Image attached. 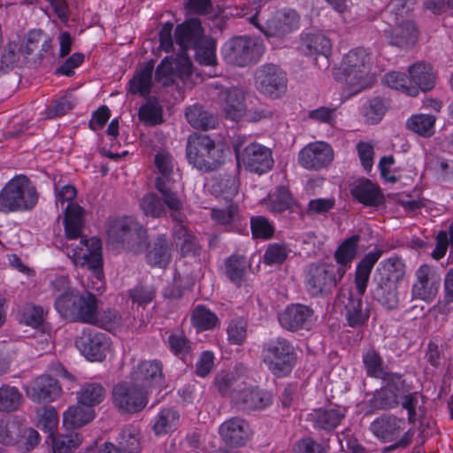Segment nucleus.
Returning a JSON list of instances; mask_svg holds the SVG:
<instances>
[{"instance_id": "1", "label": "nucleus", "mask_w": 453, "mask_h": 453, "mask_svg": "<svg viewBox=\"0 0 453 453\" xmlns=\"http://www.w3.org/2000/svg\"><path fill=\"white\" fill-rule=\"evenodd\" d=\"M381 255V250L366 254L357 266L355 274L357 293L348 291L347 294H342L345 318L348 325L351 327L364 326L370 317V309L367 304L363 303L362 297L365 293L372 269Z\"/></svg>"}, {"instance_id": "2", "label": "nucleus", "mask_w": 453, "mask_h": 453, "mask_svg": "<svg viewBox=\"0 0 453 453\" xmlns=\"http://www.w3.org/2000/svg\"><path fill=\"white\" fill-rule=\"evenodd\" d=\"M372 65V52L364 47H357L346 53L334 78L343 82L350 95H356L369 87Z\"/></svg>"}, {"instance_id": "3", "label": "nucleus", "mask_w": 453, "mask_h": 453, "mask_svg": "<svg viewBox=\"0 0 453 453\" xmlns=\"http://www.w3.org/2000/svg\"><path fill=\"white\" fill-rule=\"evenodd\" d=\"M186 157L193 167L205 173L219 169L225 161L222 146L207 134L193 133L188 137Z\"/></svg>"}, {"instance_id": "4", "label": "nucleus", "mask_w": 453, "mask_h": 453, "mask_svg": "<svg viewBox=\"0 0 453 453\" xmlns=\"http://www.w3.org/2000/svg\"><path fill=\"white\" fill-rule=\"evenodd\" d=\"M155 165L158 172L155 178V188L168 207L171 218L180 219L184 201L176 190L175 177L178 173L173 171V158L166 152H158L155 156Z\"/></svg>"}, {"instance_id": "5", "label": "nucleus", "mask_w": 453, "mask_h": 453, "mask_svg": "<svg viewBox=\"0 0 453 453\" xmlns=\"http://www.w3.org/2000/svg\"><path fill=\"white\" fill-rule=\"evenodd\" d=\"M38 198L39 194L27 177L15 176L0 191V211H30L37 204Z\"/></svg>"}, {"instance_id": "6", "label": "nucleus", "mask_w": 453, "mask_h": 453, "mask_svg": "<svg viewBox=\"0 0 453 453\" xmlns=\"http://www.w3.org/2000/svg\"><path fill=\"white\" fill-rule=\"evenodd\" d=\"M106 232L111 242L121 243L134 253L142 251L148 246L147 230L132 217L110 219Z\"/></svg>"}, {"instance_id": "7", "label": "nucleus", "mask_w": 453, "mask_h": 453, "mask_svg": "<svg viewBox=\"0 0 453 453\" xmlns=\"http://www.w3.org/2000/svg\"><path fill=\"white\" fill-rule=\"evenodd\" d=\"M405 426V420L394 414L385 413L376 418L370 425V431L380 441L383 442L395 443L385 447L383 453L395 450L396 449L406 448L412 441L415 431L412 428L407 430L403 436L397 440Z\"/></svg>"}, {"instance_id": "8", "label": "nucleus", "mask_w": 453, "mask_h": 453, "mask_svg": "<svg viewBox=\"0 0 453 453\" xmlns=\"http://www.w3.org/2000/svg\"><path fill=\"white\" fill-rule=\"evenodd\" d=\"M261 357L274 375L283 376L289 373L294 367L295 349L288 340L277 337L263 345Z\"/></svg>"}, {"instance_id": "9", "label": "nucleus", "mask_w": 453, "mask_h": 453, "mask_svg": "<svg viewBox=\"0 0 453 453\" xmlns=\"http://www.w3.org/2000/svg\"><path fill=\"white\" fill-rule=\"evenodd\" d=\"M343 276V267H337L334 264L312 263L306 269L307 290L313 296L330 292Z\"/></svg>"}, {"instance_id": "10", "label": "nucleus", "mask_w": 453, "mask_h": 453, "mask_svg": "<svg viewBox=\"0 0 453 453\" xmlns=\"http://www.w3.org/2000/svg\"><path fill=\"white\" fill-rule=\"evenodd\" d=\"M224 58L237 66L257 63L264 50L261 44L250 37L237 36L228 40L222 48Z\"/></svg>"}, {"instance_id": "11", "label": "nucleus", "mask_w": 453, "mask_h": 453, "mask_svg": "<svg viewBox=\"0 0 453 453\" xmlns=\"http://www.w3.org/2000/svg\"><path fill=\"white\" fill-rule=\"evenodd\" d=\"M236 159L242 163L251 173L263 174L270 171L274 164L272 151L265 146L258 143H250L242 148V143L234 142L233 144Z\"/></svg>"}, {"instance_id": "12", "label": "nucleus", "mask_w": 453, "mask_h": 453, "mask_svg": "<svg viewBox=\"0 0 453 453\" xmlns=\"http://www.w3.org/2000/svg\"><path fill=\"white\" fill-rule=\"evenodd\" d=\"M81 246L74 248L66 246V254L75 264L87 266L97 280H102L103 258L101 242L96 237L81 239Z\"/></svg>"}, {"instance_id": "13", "label": "nucleus", "mask_w": 453, "mask_h": 453, "mask_svg": "<svg viewBox=\"0 0 453 453\" xmlns=\"http://www.w3.org/2000/svg\"><path fill=\"white\" fill-rule=\"evenodd\" d=\"M255 87L266 96L280 97L287 88L286 73L278 65L265 64L259 66L255 72Z\"/></svg>"}, {"instance_id": "14", "label": "nucleus", "mask_w": 453, "mask_h": 453, "mask_svg": "<svg viewBox=\"0 0 453 453\" xmlns=\"http://www.w3.org/2000/svg\"><path fill=\"white\" fill-rule=\"evenodd\" d=\"M75 346L89 361H103L110 350L111 340L93 328L84 329L75 339Z\"/></svg>"}, {"instance_id": "15", "label": "nucleus", "mask_w": 453, "mask_h": 453, "mask_svg": "<svg viewBox=\"0 0 453 453\" xmlns=\"http://www.w3.org/2000/svg\"><path fill=\"white\" fill-rule=\"evenodd\" d=\"M113 403L119 410L128 413L141 411L147 404L146 392L135 382H122L113 388Z\"/></svg>"}, {"instance_id": "16", "label": "nucleus", "mask_w": 453, "mask_h": 453, "mask_svg": "<svg viewBox=\"0 0 453 453\" xmlns=\"http://www.w3.org/2000/svg\"><path fill=\"white\" fill-rule=\"evenodd\" d=\"M278 320L287 331H309L315 322L314 310L308 305L293 303L278 314Z\"/></svg>"}, {"instance_id": "17", "label": "nucleus", "mask_w": 453, "mask_h": 453, "mask_svg": "<svg viewBox=\"0 0 453 453\" xmlns=\"http://www.w3.org/2000/svg\"><path fill=\"white\" fill-rule=\"evenodd\" d=\"M415 277L411 288L412 299L431 303L436 297L441 286L440 275L434 267L422 265L416 271Z\"/></svg>"}, {"instance_id": "18", "label": "nucleus", "mask_w": 453, "mask_h": 453, "mask_svg": "<svg viewBox=\"0 0 453 453\" xmlns=\"http://www.w3.org/2000/svg\"><path fill=\"white\" fill-rule=\"evenodd\" d=\"M391 22L383 30V35L390 45L410 49L416 44L419 33L413 19H391Z\"/></svg>"}, {"instance_id": "19", "label": "nucleus", "mask_w": 453, "mask_h": 453, "mask_svg": "<svg viewBox=\"0 0 453 453\" xmlns=\"http://www.w3.org/2000/svg\"><path fill=\"white\" fill-rule=\"evenodd\" d=\"M334 159L332 147L324 142H315L302 149L298 154L299 164L307 170H319L327 166Z\"/></svg>"}, {"instance_id": "20", "label": "nucleus", "mask_w": 453, "mask_h": 453, "mask_svg": "<svg viewBox=\"0 0 453 453\" xmlns=\"http://www.w3.org/2000/svg\"><path fill=\"white\" fill-rule=\"evenodd\" d=\"M132 380L146 393L161 387L165 383L162 363L157 360L141 362L133 372Z\"/></svg>"}, {"instance_id": "21", "label": "nucleus", "mask_w": 453, "mask_h": 453, "mask_svg": "<svg viewBox=\"0 0 453 453\" xmlns=\"http://www.w3.org/2000/svg\"><path fill=\"white\" fill-rule=\"evenodd\" d=\"M26 393L29 399L40 403L55 401L60 396L62 389L58 380L49 375H42L26 387Z\"/></svg>"}, {"instance_id": "22", "label": "nucleus", "mask_w": 453, "mask_h": 453, "mask_svg": "<svg viewBox=\"0 0 453 453\" xmlns=\"http://www.w3.org/2000/svg\"><path fill=\"white\" fill-rule=\"evenodd\" d=\"M272 403L270 392L246 383L234 405L242 411H251L264 410Z\"/></svg>"}, {"instance_id": "23", "label": "nucleus", "mask_w": 453, "mask_h": 453, "mask_svg": "<svg viewBox=\"0 0 453 453\" xmlns=\"http://www.w3.org/2000/svg\"><path fill=\"white\" fill-rule=\"evenodd\" d=\"M204 36L201 21L196 18L178 25L174 31V42L182 50H193Z\"/></svg>"}, {"instance_id": "24", "label": "nucleus", "mask_w": 453, "mask_h": 453, "mask_svg": "<svg viewBox=\"0 0 453 453\" xmlns=\"http://www.w3.org/2000/svg\"><path fill=\"white\" fill-rule=\"evenodd\" d=\"M299 24V17L295 11H288L284 13L277 14L268 19L265 28L261 31L268 37L283 39L294 29H296Z\"/></svg>"}, {"instance_id": "25", "label": "nucleus", "mask_w": 453, "mask_h": 453, "mask_svg": "<svg viewBox=\"0 0 453 453\" xmlns=\"http://www.w3.org/2000/svg\"><path fill=\"white\" fill-rule=\"evenodd\" d=\"M352 196L360 203L368 207H378L384 203V196L378 185L370 180L362 178L349 186Z\"/></svg>"}, {"instance_id": "26", "label": "nucleus", "mask_w": 453, "mask_h": 453, "mask_svg": "<svg viewBox=\"0 0 453 453\" xmlns=\"http://www.w3.org/2000/svg\"><path fill=\"white\" fill-rule=\"evenodd\" d=\"M219 434L226 443L239 447L249 440L250 428L246 420L234 417L221 424Z\"/></svg>"}, {"instance_id": "27", "label": "nucleus", "mask_w": 453, "mask_h": 453, "mask_svg": "<svg viewBox=\"0 0 453 453\" xmlns=\"http://www.w3.org/2000/svg\"><path fill=\"white\" fill-rule=\"evenodd\" d=\"M223 110L227 119L239 121L246 113L245 95L242 89L232 87L220 93Z\"/></svg>"}, {"instance_id": "28", "label": "nucleus", "mask_w": 453, "mask_h": 453, "mask_svg": "<svg viewBox=\"0 0 453 453\" xmlns=\"http://www.w3.org/2000/svg\"><path fill=\"white\" fill-rule=\"evenodd\" d=\"M155 67L153 59L144 63L137 69L128 82V91L133 94H139L142 97H148L153 87L152 74Z\"/></svg>"}, {"instance_id": "29", "label": "nucleus", "mask_w": 453, "mask_h": 453, "mask_svg": "<svg viewBox=\"0 0 453 453\" xmlns=\"http://www.w3.org/2000/svg\"><path fill=\"white\" fill-rule=\"evenodd\" d=\"M300 50L306 56L322 57L328 64L327 58L331 53V40L323 34H307L302 38Z\"/></svg>"}, {"instance_id": "30", "label": "nucleus", "mask_w": 453, "mask_h": 453, "mask_svg": "<svg viewBox=\"0 0 453 453\" xmlns=\"http://www.w3.org/2000/svg\"><path fill=\"white\" fill-rule=\"evenodd\" d=\"M345 418V410L341 408L317 409L309 415V420L316 429L331 432Z\"/></svg>"}, {"instance_id": "31", "label": "nucleus", "mask_w": 453, "mask_h": 453, "mask_svg": "<svg viewBox=\"0 0 453 453\" xmlns=\"http://www.w3.org/2000/svg\"><path fill=\"white\" fill-rule=\"evenodd\" d=\"M84 210L77 203H70L65 208L64 226L65 234L68 240L82 238L84 226Z\"/></svg>"}, {"instance_id": "32", "label": "nucleus", "mask_w": 453, "mask_h": 453, "mask_svg": "<svg viewBox=\"0 0 453 453\" xmlns=\"http://www.w3.org/2000/svg\"><path fill=\"white\" fill-rule=\"evenodd\" d=\"M215 384L220 395L229 397L234 405L246 382L233 372H222L216 377Z\"/></svg>"}, {"instance_id": "33", "label": "nucleus", "mask_w": 453, "mask_h": 453, "mask_svg": "<svg viewBox=\"0 0 453 453\" xmlns=\"http://www.w3.org/2000/svg\"><path fill=\"white\" fill-rule=\"evenodd\" d=\"M181 219H173L176 222L173 228V240L177 247L180 248L182 255H188L195 253L198 248V242L196 236L190 232L188 227L183 225L186 219L183 210L180 211Z\"/></svg>"}, {"instance_id": "34", "label": "nucleus", "mask_w": 453, "mask_h": 453, "mask_svg": "<svg viewBox=\"0 0 453 453\" xmlns=\"http://www.w3.org/2000/svg\"><path fill=\"white\" fill-rule=\"evenodd\" d=\"M81 301L79 297L78 290H70L61 294L55 300V309L58 313L65 319L71 321H81L78 309V302Z\"/></svg>"}, {"instance_id": "35", "label": "nucleus", "mask_w": 453, "mask_h": 453, "mask_svg": "<svg viewBox=\"0 0 453 453\" xmlns=\"http://www.w3.org/2000/svg\"><path fill=\"white\" fill-rule=\"evenodd\" d=\"M375 288L372 289V296L388 309L393 310L398 304V283L387 281L374 277Z\"/></svg>"}, {"instance_id": "36", "label": "nucleus", "mask_w": 453, "mask_h": 453, "mask_svg": "<svg viewBox=\"0 0 453 453\" xmlns=\"http://www.w3.org/2000/svg\"><path fill=\"white\" fill-rule=\"evenodd\" d=\"M411 84L422 91H429L434 87L435 76L430 65L418 62L411 65L408 69Z\"/></svg>"}, {"instance_id": "37", "label": "nucleus", "mask_w": 453, "mask_h": 453, "mask_svg": "<svg viewBox=\"0 0 453 453\" xmlns=\"http://www.w3.org/2000/svg\"><path fill=\"white\" fill-rule=\"evenodd\" d=\"M405 275V265L399 257H389L380 262L376 269L375 278L399 283Z\"/></svg>"}, {"instance_id": "38", "label": "nucleus", "mask_w": 453, "mask_h": 453, "mask_svg": "<svg viewBox=\"0 0 453 453\" xmlns=\"http://www.w3.org/2000/svg\"><path fill=\"white\" fill-rule=\"evenodd\" d=\"M188 122L196 129L209 130L217 126V119L206 111L202 106L193 105L186 110Z\"/></svg>"}, {"instance_id": "39", "label": "nucleus", "mask_w": 453, "mask_h": 453, "mask_svg": "<svg viewBox=\"0 0 453 453\" xmlns=\"http://www.w3.org/2000/svg\"><path fill=\"white\" fill-rule=\"evenodd\" d=\"M94 414L93 409L78 403L77 405L70 407L64 413L63 423L69 429L80 427L91 421Z\"/></svg>"}, {"instance_id": "40", "label": "nucleus", "mask_w": 453, "mask_h": 453, "mask_svg": "<svg viewBox=\"0 0 453 453\" xmlns=\"http://www.w3.org/2000/svg\"><path fill=\"white\" fill-rule=\"evenodd\" d=\"M265 204L271 212L281 213L291 210L294 205V200L289 190L284 187H279L273 193L270 194L265 200Z\"/></svg>"}, {"instance_id": "41", "label": "nucleus", "mask_w": 453, "mask_h": 453, "mask_svg": "<svg viewBox=\"0 0 453 453\" xmlns=\"http://www.w3.org/2000/svg\"><path fill=\"white\" fill-rule=\"evenodd\" d=\"M105 397V389L99 383H86L77 393V399L80 404L91 408L98 405Z\"/></svg>"}, {"instance_id": "42", "label": "nucleus", "mask_w": 453, "mask_h": 453, "mask_svg": "<svg viewBox=\"0 0 453 453\" xmlns=\"http://www.w3.org/2000/svg\"><path fill=\"white\" fill-rule=\"evenodd\" d=\"M436 118L431 114H415L406 121L411 131L423 137H431L434 133Z\"/></svg>"}, {"instance_id": "43", "label": "nucleus", "mask_w": 453, "mask_h": 453, "mask_svg": "<svg viewBox=\"0 0 453 453\" xmlns=\"http://www.w3.org/2000/svg\"><path fill=\"white\" fill-rule=\"evenodd\" d=\"M139 119L147 126H155L163 122V109L156 97H149L138 112Z\"/></svg>"}, {"instance_id": "44", "label": "nucleus", "mask_w": 453, "mask_h": 453, "mask_svg": "<svg viewBox=\"0 0 453 453\" xmlns=\"http://www.w3.org/2000/svg\"><path fill=\"white\" fill-rule=\"evenodd\" d=\"M211 218L227 231H233L239 221L238 205L230 203L226 208H214L211 210Z\"/></svg>"}, {"instance_id": "45", "label": "nucleus", "mask_w": 453, "mask_h": 453, "mask_svg": "<svg viewBox=\"0 0 453 453\" xmlns=\"http://www.w3.org/2000/svg\"><path fill=\"white\" fill-rule=\"evenodd\" d=\"M359 241L358 235H352L346 239L336 250L334 258L339 264L337 267L344 268V274L347 268L350 267L351 261L355 258L357 245Z\"/></svg>"}, {"instance_id": "46", "label": "nucleus", "mask_w": 453, "mask_h": 453, "mask_svg": "<svg viewBox=\"0 0 453 453\" xmlns=\"http://www.w3.org/2000/svg\"><path fill=\"white\" fill-rule=\"evenodd\" d=\"M140 208L147 217L161 218L166 215L168 207L160 195V197L155 193H149L140 200Z\"/></svg>"}, {"instance_id": "47", "label": "nucleus", "mask_w": 453, "mask_h": 453, "mask_svg": "<svg viewBox=\"0 0 453 453\" xmlns=\"http://www.w3.org/2000/svg\"><path fill=\"white\" fill-rule=\"evenodd\" d=\"M79 297L81 301L78 302V309L81 322L93 324L95 314L98 310V303L96 296L88 291L79 292Z\"/></svg>"}, {"instance_id": "48", "label": "nucleus", "mask_w": 453, "mask_h": 453, "mask_svg": "<svg viewBox=\"0 0 453 453\" xmlns=\"http://www.w3.org/2000/svg\"><path fill=\"white\" fill-rule=\"evenodd\" d=\"M192 325L198 330H211L217 326L219 319L204 305L196 306L191 315Z\"/></svg>"}, {"instance_id": "49", "label": "nucleus", "mask_w": 453, "mask_h": 453, "mask_svg": "<svg viewBox=\"0 0 453 453\" xmlns=\"http://www.w3.org/2000/svg\"><path fill=\"white\" fill-rule=\"evenodd\" d=\"M179 412L173 408L163 409L157 415L153 429L156 434H165L176 429L179 424Z\"/></svg>"}, {"instance_id": "50", "label": "nucleus", "mask_w": 453, "mask_h": 453, "mask_svg": "<svg viewBox=\"0 0 453 453\" xmlns=\"http://www.w3.org/2000/svg\"><path fill=\"white\" fill-rule=\"evenodd\" d=\"M170 251L167 242L163 237H158L152 248L146 255L147 262L151 265L165 267L170 261Z\"/></svg>"}, {"instance_id": "51", "label": "nucleus", "mask_w": 453, "mask_h": 453, "mask_svg": "<svg viewBox=\"0 0 453 453\" xmlns=\"http://www.w3.org/2000/svg\"><path fill=\"white\" fill-rule=\"evenodd\" d=\"M23 396L15 387L4 385L0 388V412H12L19 408Z\"/></svg>"}, {"instance_id": "52", "label": "nucleus", "mask_w": 453, "mask_h": 453, "mask_svg": "<svg viewBox=\"0 0 453 453\" xmlns=\"http://www.w3.org/2000/svg\"><path fill=\"white\" fill-rule=\"evenodd\" d=\"M213 190L226 201L231 200L238 193L239 182L233 174H219L212 185Z\"/></svg>"}, {"instance_id": "53", "label": "nucleus", "mask_w": 453, "mask_h": 453, "mask_svg": "<svg viewBox=\"0 0 453 453\" xmlns=\"http://www.w3.org/2000/svg\"><path fill=\"white\" fill-rule=\"evenodd\" d=\"M382 82L389 88L402 90L411 96H416L418 94V88L411 85L409 76L403 73L391 72L386 73L382 78Z\"/></svg>"}, {"instance_id": "54", "label": "nucleus", "mask_w": 453, "mask_h": 453, "mask_svg": "<svg viewBox=\"0 0 453 453\" xmlns=\"http://www.w3.org/2000/svg\"><path fill=\"white\" fill-rule=\"evenodd\" d=\"M249 267V263L244 257L232 256L226 262V273L227 278L240 286Z\"/></svg>"}, {"instance_id": "55", "label": "nucleus", "mask_w": 453, "mask_h": 453, "mask_svg": "<svg viewBox=\"0 0 453 453\" xmlns=\"http://www.w3.org/2000/svg\"><path fill=\"white\" fill-rule=\"evenodd\" d=\"M424 396L418 391H409L398 402V406H401L407 411V420L409 424H415L418 420V411L424 412V409L419 405V400H423Z\"/></svg>"}, {"instance_id": "56", "label": "nucleus", "mask_w": 453, "mask_h": 453, "mask_svg": "<svg viewBox=\"0 0 453 453\" xmlns=\"http://www.w3.org/2000/svg\"><path fill=\"white\" fill-rule=\"evenodd\" d=\"M193 50L196 51V60L203 65H214L216 59V41L212 38L204 36L199 45Z\"/></svg>"}, {"instance_id": "57", "label": "nucleus", "mask_w": 453, "mask_h": 453, "mask_svg": "<svg viewBox=\"0 0 453 453\" xmlns=\"http://www.w3.org/2000/svg\"><path fill=\"white\" fill-rule=\"evenodd\" d=\"M370 406L376 410H390L398 407L399 400L387 384L376 391L370 399Z\"/></svg>"}, {"instance_id": "58", "label": "nucleus", "mask_w": 453, "mask_h": 453, "mask_svg": "<svg viewBox=\"0 0 453 453\" xmlns=\"http://www.w3.org/2000/svg\"><path fill=\"white\" fill-rule=\"evenodd\" d=\"M388 110L386 101L376 96L367 101L364 108L365 121L368 124L373 125L380 122Z\"/></svg>"}, {"instance_id": "59", "label": "nucleus", "mask_w": 453, "mask_h": 453, "mask_svg": "<svg viewBox=\"0 0 453 453\" xmlns=\"http://www.w3.org/2000/svg\"><path fill=\"white\" fill-rule=\"evenodd\" d=\"M170 350L182 360L190 354L192 346L190 341L182 334H171L168 337Z\"/></svg>"}, {"instance_id": "60", "label": "nucleus", "mask_w": 453, "mask_h": 453, "mask_svg": "<svg viewBox=\"0 0 453 453\" xmlns=\"http://www.w3.org/2000/svg\"><path fill=\"white\" fill-rule=\"evenodd\" d=\"M363 361L368 376L384 379V375L391 372L384 371L382 367V359L374 350H370L363 357Z\"/></svg>"}, {"instance_id": "61", "label": "nucleus", "mask_w": 453, "mask_h": 453, "mask_svg": "<svg viewBox=\"0 0 453 453\" xmlns=\"http://www.w3.org/2000/svg\"><path fill=\"white\" fill-rule=\"evenodd\" d=\"M40 435L32 427L20 425L19 428L18 441L15 443L20 449L25 451L32 450L39 442Z\"/></svg>"}, {"instance_id": "62", "label": "nucleus", "mask_w": 453, "mask_h": 453, "mask_svg": "<svg viewBox=\"0 0 453 453\" xmlns=\"http://www.w3.org/2000/svg\"><path fill=\"white\" fill-rule=\"evenodd\" d=\"M250 228L254 238L269 239L274 234L272 223L264 216H254L250 219Z\"/></svg>"}, {"instance_id": "63", "label": "nucleus", "mask_w": 453, "mask_h": 453, "mask_svg": "<svg viewBox=\"0 0 453 453\" xmlns=\"http://www.w3.org/2000/svg\"><path fill=\"white\" fill-rule=\"evenodd\" d=\"M174 68L173 59L165 57L162 59L155 71V81L163 87H169L173 83Z\"/></svg>"}, {"instance_id": "64", "label": "nucleus", "mask_w": 453, "mask_h": 453, "mask_svg": "<svg viewBox=\"0 0 453 453\" xmlns=\"http://www.w3.org/2000/svg\"><path fill=\"white\" fill-rule=\"evenodd\" d=\"M81 443L78 434L58 435L52 439V446L55 453H72Z\"/></svg>"}]
</instances>
